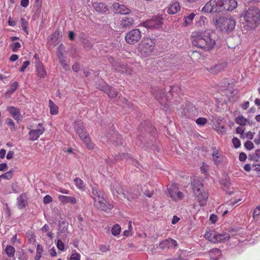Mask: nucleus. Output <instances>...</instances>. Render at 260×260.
<instances>
[{
  "label": "nucleus",
  "instance_id": "1",
  "mask_svg": "<svg viewBox=\"0 0 260 260\" xmlns=\"http://www.w3.org/2000/svg\"><path fill=\"white\" fill-rule=\"evenodd\" d=\"M191 42L193 45L205 51L211 50L215 45V41L208 30L192 32Z\"/></svg>",
  "mask_w": 260,
  "mask_h": 260
},
{
  "label": "nucleus",
  "instance_id": "2",
  "mask_svg": "<svg viewBox=\"0 0 260 260\" xmlns=\"http://www.w3.org/2000/svg\"><path fill=\"white\" fill-rule=\"evenodd\" d=\"M245 25L248 29H254L258 25L260 19V12L256 8H249L243 15Z\"/></svg>",
  "mask_w": 260,
  "mask_h": 260
},
{
  "label": "nucleus",
  "instance_id": "3",
  "mask_svg": "<svg viewBox=\"0 0 260 260\" xmlns=\"http://www.w3.org/2000/svg\"><path fill=\"white\" fill-rule=\"evenodd\" d=\"M191 186L193 193L197 197L200 206H205L208 198V193L204 190L202 182L197 179H194L191 182Z\"/></svg>",
  "mask_w": 260,
  "mask_h": 260
},
{
  "label": "nucleus",
  "instance_id": "4",
  "mask_svg": "<svg viewBox=\"0 0 260 260\" xmlns=\"http://www.w3.org/2000/svg\"><path fill=\"white\" fill-rule=\"evenodd\" d=\"M155 42L153 40L149 38L143 39L138 44V54L142 57H147L153 54Z\"/></svg>",
  "mask_w": 260,
  "mask_h": 260
},
{
  "label": "nucleus",
  "instance_id": "5",
  "mask_svg": "<svg viewBox=\"0 0 260 260\" xmlns=\"http://www.w3.org/2000/svg\"><path fill=\"white\" fill-rule=\"evenodd\" d=\"M74 125L77 134L79 135L81 140L85 144L86 147L89 149H93L95 145L91 141L89 136L85 128L80 121L76 122Z\"/></svg>",
  "mask_w": 260,
  "mask_h": 260
},
{
  "label": "nucleus",
  "instance_id": "6",
  "mask_svg": "<svg viewBox=\"0 0 260 260\" xmlns=\"http://www.w3.org/2000/svg\"><path fill=\"white\" fill-rule=\"evenodd\" d=\"M216 25L222 31L231 32L236 26V21L232 17L220 18L216 21Z\"/></svg>",
  "mask_w": 260,
  "mask_h": 260
},
{
  "label": "nucleus",
  "instance_id": "7",
  "mask_svg": "<svg viewBox=\"0 0 260 260\" xmlns=\"http://www.w3.org/2000/svg\"><path fill=\"white\" fill-rule=\"evenodd\" d=\"M204 237L208 241L213 243L223 242L230 238L229 234L226 233L220 234L211 231L207 232Z\"/></svg>",
  "mask_w": 260,
  "mask_h": 260
},
{
  "label": "nucleus",
  "instance_id": "8",
  "mask_svg": "<svg viewBox=\"0 0 260 260\" xmlns=\"http://www.w3.org/2000/svg\"><path fill=\"white\" fill-rule=\"evenodd\" d=\"M163 24V18L161 16H157L152 19L147 20L142 25L149 29H158Z\"/></svg>",
  "mask_w": 260,
  "mask_h": 260
},
{
  "label": "nucleus",
  "instance_id": "9",
  "mask_svg": "<svg viewBox=\"0 0 260 260\" xmlns=\"http://www.w3.org/2000/svg\"><path fill=\"white\" fill-rule=\"evenodd\" d=\"M141 38V31L138 29H135L129 31L125 36L126 42L129 44L137 43L140 40Z\"/></svg>",
  "mask_w": 260,
  "mask_h": 260
},
{
  "label": "nucleus",
  "instance_id": "10",
  "mask_svg": "<svg viewBox=\"0 0 260 260\" xmlns=\"http://www.w3.org/2000/svg\"><path fill=\"white\" fill-rule=\"evenodd\" d=\"M45 129L43 123H39L36 129H31L29 133V139L31 141H35L45 132Z\"/></svg>",
  "mask_w": 260,
  "mask_h": 260
},
{
  "label": "nucleus",
  "instance_id": "11",
  "mask_svg": "<svg viewBox=\"0 0 260 260\" xmlns=\"http://www.w3.org/2000/svg\"><path fill=\"white\" fill-rule=\"evenodd\" d=\"M151 92L161 105L167 107L168 100L162 89H152Z\"/></svg>",
  "mask_w": 260,
  "mask_h": 260
},
{
  "label": "nucleus",
  "instance_id": "12",
  "mask_svg": "<svg viewBox=\"0 0 260 260\" xmlns=\"http://www.w3.org/2000/svg\"><path fill=\"white\" fill-rule=\"evenodd\" d=\"M227 67V63L225 61H222L207 68V70L211 74H216L223 71Z\"/></svg>",
  "mask_w": 260,
  "mask_h": 260
},
{
  "label": "nucleus",
  "instance_id": "13",
  "mask_svg": "<svg viewBox=\"0 0 260 260\" xmlns=\"http://www.w3.org/2000/svg\"><path fill=\"white\" fill-rule=\"evenodd\" d=\"M94 205L96 208L105 211L110 210L113 208V204L106 201L104 198L102 200H100L96 203H94Z\"/></svg>",
  "mask_w": 260,
  "mask_h": 260
},
{
  "label": "nucleus",
  "instance_id": "14",
  "mask_svg": "<svg viewBox=\"0 0 260 260\" xmlns=\"http://www.w3.org/2000/svg\"><path fill=\"white\" fill-rule=\"evenodd\" d=\"M35 69L37 76L40 78H44L47 76V71L43 63L40 60L35 62Z\"/></svg>",
  "mask_w": 260,
  "mask_h": 260
},
{
  "label": "nucleus",
  "instance_id": "15",
  "mask_svg": "<svg viewBox=\"0 0 260 260\" xmlns=\"http://www.w3.org/2000/svg\"><path fill=\"white\" fill-rule=\"evenodd\" d=\"M28 205V194L27 193H21L17 198V205L19 209H22Z\"/></svg>",
  "mask_w": 260,
  "mask_h": 260
},
{
  "label": "nucleus",
  "instance_id": "16",
  "mask_svg": "<svg viewBox=\"0 0 260 260\" xmlns=\"http://www.w3.org/2000/svg\"><path fill=\"white\" fill-rule=\"evenodd\" d=\"M177 245V242L172 239L168 238L159 243V247L162 250H167L168 249L175 247Z\"/></svg>",
  "mask_w": 260,
  "mask_h": 260
},
{
  "label": "nucleus",
  "instance_id": "17",
  "mask_svg": "<svg viewBox=\"0 0 260 260\" xmlns=\"http://www.w3.org/2000/svg\"><path fill=\"white\" fill-rule=\"evenodd\" d=\"M113 11L117 14L126 15L129 14L130 10L125 6L115 3L113 5Z\"/></svg>",
  "mask_w": 260,
  "mask_h": 260
},
{
  "label": "nucleus",
  "instance_id": "18",
  "mask_svg": "<svg viewBox=\"0 0 260 260\" xmlns=\"http://www.w3.org/2000/svg\"><path fill=\"white\" fill-rule=\"evenodd\" d=\"M222 2V11H231L237 6V3L235 0H223Z\"/></svg>",
  "mask_w": 260,
  "mask_h": 260
},
{
  "label": "nucleus",
  "instance_id": "19",
  "mask_svg": "<svg viewBox=\"0 0 260 260\" xmlns=\"http://www.w3.org/2000/svg\"><path fill=\"white\" fill-rule=\"evenodd\" d=\"M181 9V6L177 2H174L170 4L167 8V12L170 15H174L176 14Z\"/></svg>",
  "mask_w": 260,
  "mask_h": 260
},
{
  "label": "nucleus",
  "instance_id": "20",
  "mask_svg": "<svg viewBox=\"0 0 260 260\" xmlns=\"http://www.w3.org/2000/svg\"><path fill=\"white\" fill-rule=\"evenodd\" d=\"M7 110L11 114L13 118L16 120H20L22 119V116L18 108L14 106H9Z\"/></svg>",
  "mask_w": 260,
  "mask_h": 260
},
{
  "label": "nucleus",
  "instance_id": "21",
  "mask_svg": "<svg viewBox=\"0 0 260 260\" xmlns=\"http://www.w3.org/2000/svg\"><path fill=\"white\" fill-rule=\"evenodd\" d=\"M92 198L94 200V203H96L100 200H103L104 198V192L103 191L95 187L92 188Z\"/></svg>",
  "mask_w": 260,
  "mask_h": 260
},
{
  "label": "nucleus",
  "instance_id": "22",
  "mask_svg": "<svg viewBox=\"0 0 260 260\" xmlns=\"http://www.w3.org/2000/svg\"><path fill=\"white\" fill-rule=\"evenodd\" d=\"M92 6L95 10L100 13H106L108 11V7L103 3H94Z\"/></svg>",
  "mask_w": 260,
  "mask_h": 260
},
{
  "label": "nucleus",
  "instance_id": "23",
  "mask_svg": "<svg viewBox=\"0 0 260 260\" xmlns=\"http://www.w3.org/2000/svg\"><path fill=\"white\" fill-rule=\"evenodd\" d=\"M59 201L63 204L70 203L75 204L77 203V199L72 196H66L63 195H59L58 197Z\"/></svg>",
  "mask_w": 260,
  "mask_h": 260
},
{
  "label": "nucleus",
  "instance_id": "24",
  "mask_svg": "<svg viewBox=\"0 0 260 260\" xmlns=\"http://www.w3.org/2000/svg\"><path fill=\"white\" fill-rule=\"evenodd\" d=\"M102 90L108 95L110 98H114L117 96V92L115 89L109 85H106Z\"/></svg>",
  "mask_w": 260,
  "mask_h": 260
},
{
  "label": "nucleus",
  "instance_id": "25",
  "mask_svg": "<svg viewBox=\"0 0 260 260\" xmlns=\"http://www.w3.org/2000/svg\"><path fill=\"white\" fill-rule=\"evenodd\" d=\"M134 23V20L132 18L124 17L120 22V26L124 28H128L132 26Z\"/></svg>",
  "mask_w": 260,
  "mask_h": 260
},
{
  "label": "nucleus",
  "instance_id": "26",
  "mask_svg": "<svg viewBox=\"0 0 260 260\" xmlns=\"http://www.w3.org/2000/svg\"><path fill=\"white\" fill-rule=\"evenodd\" d=\"M195 16L196 14L194 13H191L188 15L185 16L184 17L183 25L184 26H187L191 25Z\"/></svg>",
  "mask_w": 260,
  "mask_h": 260
},
{
  "label": "nucleus",
  "instance_id": "27",
  "mask_svg": "<svg viewBox=\"0 0 260 260\" xmlns=\"http://www.w3.org/2000/svg\"><path fill=\"white\" fill-rule=\"evenodd\" d=\"M221 255V252L218 248H214L209 251V255L211 258L213 259H217L220 258Z\"/></svg>",
  "mask_w": 260,
  "mask_h": 260
},
{
  "label": "nucleus",
  "instance_id": "28",
  "mask_svg": "<svg viewBox=\"0 0 260 260\" xmlns=\"http://www.w3.org/2000/svg\"><path fill=\"white\" fill-rule=\"evenodd\" d=\"M213 160L216 165H218L222 161V155L217 150H214L212 153Z\"/></svg>",
  "mask_w": 260,
  "mask_h": 260
},
{
  "label": "nucleus",
  "instance_id": "29",
  "mask_svg": "<svg viewBox=\"0 0 260 260\" xmlns=\"http://www.w3.org/2000/svg\"><path fill=\"white\" fill-rule=\"evenodd\" d=\"M49 107L50 108V113L51 115H55L58 113V107L51 100L49 101Z\"/></svg>",
  "mask_w": 260,
  "mask_h": 260
},
{
  "label": "nucleus",
  "instance_id": "30",
  "mask_svg": "<svg viewBox=\"0 0 260 260\" xmlns=\"http://www.w3.org/2000/svg\"><path fill=\"white\" fill-rule=\"evenodd\" d=\"M235 122L236 123L241 126H244L246 125L248 122L247 119L245 118L243 115H240L236 117Z\"/></svg>",
  "mask_w": 260,
  "mask_h": 260
},
{
  "label": "nucleus",
  "instance_id": "31",
  "mask_svg": "<svg viewBox=\"0 0 260 260\" xmlns=\"http://www.w3.org/2000/svg\"><path fill=\"white\" fill-rule=\"evenodd\" d=\"M74 181L76 187L80 190H83L85 187V185L82 179L79 178H76Z\"/></svg>",
  "mask_w": 260,
  "mask_h": 260
},
{
  "label": "nucleus",
  "instance_id": "32",
  "mask_svg": "<svg viewBox=\"0 0 260 260\" xmlns=\"http://www.w3.org/2000/svg\"><path fill=\"white\" fill-rule=\"evenodd\" d=\"M206 21L207 18L201 16L196 20V26L198 27H202L205 25Z\"/></svg>",
  "mask_w": 260,
  "mask_h": 260
},
{
  "label": "nucleus",
  "instance_id": "33",
  "mask_svg": "<svg viewBox=\"0 0 260 260\" xmlns=\"http://www.w3.org/2000/svg\"><path fill=\"white\" fill-rule=\"evenodd\" d=\"M5 251L8 257H13L14 256L15 249L12 246L8 245L5 248Z\"/></svg>",
  "mask_w": 260,
  "mask_h": 260
},
{
  "label": "nucleus",
  "instance_id": "34",
  "mask_svg": "<svg viewBox=\"0 0 260 260\" xmlns=\"http://www.w3.org/2000/svg\"><path fill=\"white\" fill-rule=\"evenodd\" d=\"M43 252V248L42 245L38 244L37 247L36 255L35 256V260H40Z\"/></svg>",
  "mask_w": 260,
  "mask_h": 260
},
{
  "label": "nucleus",
  "instance_id": "35",
  "mask_svg": "<svg viewBox=\"0 0 260 260\" xmlns=\"http://www.w3.org/2000/svg\"><path fill=\"white\" fill-rule=\"evenodd\" d=\"M118 71L125 74H131L133 70L127 66H123L118 69Z\"/></svg>",
  "mask_w": 260,
  "mask_h": 260
},
{
  "label": "nucleus",
  "instance_id": "36",
  "mask_svg": "<svg viewBox=\"0 0 260 260\" xmlns=\"http://www.w3.org/2000/svg\"><path fill=\"white\" fill-rule=\"evenodd\" d=\"M69 260H81V254L75 250H73L69 258Z\"/></svg>",
  "mask_w": 260,
  "mask_h": 260
},
{
  "label": "nucleus",
  "instance_id": "37",
  "mask_svg": "<svg viewBox=\"0 0 260 260\" xmlns=\"http://www.w3.org/2000/svg\"><path fill=\"white\" fill-rule=\"evenodd\" d=\"M168 190L170 194V196L171 197L172 193L176 196L177 194V191L178 190L177 187V185L176 184H172L169 188H168Z\"/></svg>",
  "mask_w": 260,
  "mask_h": 260
},
{
  "label": "nucleus",
  "instance_id": "38",
  "mask_svg": "<svg viewBox=\"0 0 260 260\" xmlns=\"http://www.w3.org/2000/svg\"><path fill=\"white\" fill-rule=\"evenodd\" d=\"M121 231V228L118 224L114 225L111 229V232L113 235L117 236L119 235Z\"/></svg>",
  "mask_w": 260,
  "mask_h": 260
},
{
  "label": "nucleus",
  "instance_id": "39",
  "mask_svg": "<svg viewBox=\"0 0 260 260\" xmlns=\"http://www.w3.org/2000/svg\"><path fill=\"white\" fill-rule=\"evenodd\" d=\"M184 197V194L182 192H180L178 190L177 194L174 196L172 193L171 195V198L175 201H178L182 200Z\"/></svg>",
  "mask_w": 260,
  "mask_h": 260
},
{
  "label": "nucleus",
  "instance_id": "40",
  "mask_svg": "<svg viewBox=\"0 0 260 260\" xmlns=\"http://www.w3.org/2000/svg\"><path fill=\"white\" fill-rule=\"evenodd\" d=\"M59 62L61 64L62 67L65 70L67 71L69 69V68H70L69 65L68 64V63L66 61V60L65 59H64L63 56L59 57Z\"/></svg>",
  "mask_w": 260,
  "mask_h": 260
},
{
  "label": "nucleus",
  "instance_id": "41",
  "mask_svg": "<svg viewBox=\"0 0 260 260\" xmlns=\"http://www.w3.org/2000/svg\"><path fill=\"white\" fill-rule=\"evenodd\" d=\"M21 27L23 31H24L27 34H28V31H27V22L24 18H21Z\"/></svg>",
  "mask_w": 260,
  "mask_h": 260
},
{
  "label": "nucleus",
  "instance_id": "42",
  "mask_svg": "<svg viewBox=\"0 0 260 260\" xmlns=\"http://www.w3.org/2000/svg\"><path fill=\"white\" fill-rule=\"evenodd\" d=\"M13 171H8L5 174L1 175V177L5 179L9 180L12 178L13 176Z\"/></svg>",
  "mask_w": 260,
  "mask_h": 260
},
{
  "label": "nucleus",
  "instance_id": "43",
  "mask_svg": "<svg viewBox=\"0 0 260 260\" xmlns=\"http://www.w3.org/2000/svg\"><path fill=\"white\" fill-rule=\"evenodd\" d=\"M18 83L17 82H14L10 86L9 92L12 93L14 92L18 88Z\"/></svg>",
  "mask_w": 260,
  "mask_h": 260
},
{
  "label": "nucleus",
  "instance_id": "44",
  "mask_svg": "<svg viewBox=\"0 0 260 260\" xmlns=\"http://www.w3.org/2000/svg\"><path fill=\"white\" fill-rule=\"evenodd\" d=\"M21 47V44L18 42H16L11 45L12 50L13 52H17L18 49Z\"/></svg>",
  "mask_w": 260,
  "mask_h": 260
},
{
  "label": "nucleus",
  "instance_id": "45",
  "mask_svg": "<svg viewBox=\"0 0 260 260\" xmlns=\"http://www.w3.org/2000/svg\"><path fill=\"white\" fill-rule=\"evenodd\" d=\"M232 143L236 148H238L241 146V141L238 138L236 137L233 138Z\"/></svg>",
  "mask_w": 260,
  "mask_h": 260
},
{
  "label": "nucleus",
  "instance_id": "46",
  "mask_svg": "<svg viewBox=\"0 0 260 260\" xmlns=\"http://www.w3.org/2000/svg\"><path fill=\"white\" fill-rule=\"evenodd\" d=\"M207 122V120L205 118L200 117L196 120V123L200 125H204Z\"/></svg>",
  "mask_w": 260,
  "mask_h": 260
},
{
  "label": "nucleus",
  "instance_id": "47",
  "mask_svg": "<svg viewBox=\"0 0 260 260\" xmlns=\"http://www.w3.org/2000/svg\"><path fill=\"white\" fill-rule=\"evenodd\" d=\"M244 146L248 150H251L254 148V144L250 141H246L244 144Z\"/></svg>",
  "mask_w": 260,
  "mask_h": 260
},
{
  "label": "nucleus",
  "instance_id": "48",
  "mask_svg": "<svg viewBox=\"0 0 260 260\" xmlns=\"http://www.w3.org/2000/svg\"><path fill=\"white\" fill-rule=\"evenodd\" d=\"M67 229H68V224L67 223L62 222L61 223H60L59 224V231L60 232L63 233V232L66 231L67 230Z\"/></svg>",
  "mask_w": 260,
  "mask_h": 260
},
{
  "label": "nucleus",
  "instance_id": "49",
  "mask_svg": "<svg viewBox=\"0 0 260 260\" xmlns=\"http://www.w3.org/2000/svg\"><path fill=\"white\" fill-rule=\"evenodd\" d=\"M56 246L57 248L60 251H63L64 250V243L61 241L60 239H58L57 240Z\"/></svg>",
  "mask_w": 260,
  "mask_h": 260
},
{
  "label": "nucleus",
  "instance_id": "50",
  "mask_svg": "<svg viewBox=\"0 0 260 260\" xmlns=\"http://www.w3.org/2000/svg\"><path fill=\"white\" fill-rule=\"evenodd\" d=\"M53 201L52 198L49 195L45 196L43 198V203L45 204H49Z\"/></svg>",
  "mask_w": 260,
  "mask_h": 260
},
{
  "label": "nucleus",
  "instance_id": "51",
  "mask_svg": "<svg viewBox=\"0 0 260 260\" xmlns=\"http://www.w3.org/2000/svg\"><path fill=\"white\" fill-rule=\"evenodd\" d=\"M6 122L8 126L12 128V129H15V125L12 119L10 118H7L6 120Z\"/></svg>",
  "mask_w": 260,
  "mask_h": 260
},
{
  "label": "nucleus",
  "instance_id": "52",
  "mask_svg": "<svg viewBox=\"0 0 260 260\" xmlns=\"http://www.w3.org/2000/svg\"><path fill=\"white\" fill-rule=\"evenodd\" d=\"M29 64L30 62L28 60L25 61L20 69V72H23Z\"/></svg>",
  "mask_w": 260,
  "mask_h": 260
},
{
  "label": "nucleus",
  "instance_id": "53",
  "mask_svg": "<svg viewBox=\"0 0 260 260\" xmlns=\"http://www.w3.org/2000/svg\"><path fill=\"white\" fill-rule=\"evenodd\" d=\"M244 132V129H243L242 128H241V127L239 126V127H237V128H236V133L237 134H240V138L242 139L244 138V136L243 134Z\"/></svg>",
  "mask_w": 260,
  "mask_h": 260
},
{
  "label": "nucleus",
  "instance_id": "54",
  "mask_svg": "<svg viewBox=\"0 0 260 260\" xmlns=\"http://www.w3.org/2000/svg\"><path fill=\"white\" fill-rule=\"evenodd\" d=\"M18 257L19 260H26V254L22 250L18 251Z\"/></svg>",
  "mask_w": 260,
  "mask_h": 260
},
{
  "label": "nucleus",
  "instance_id": "55",
  "mask_svg": "<svg viewBox=\"0 0 260 260\" xmlns=\"http://www.w3.org/2000/svg\"><path fill=\"white\" fill-rule=\"evenodd\" d=\"M260 214V205L257 206L255 209L253 211V218H255L256 216H258Z\"/></svg>",
  "mask_w": 260,
  "mask_h": 260
},
{
  "label": "nucleus",
  "instance_id": "56",
  "mask_svg": "<svg viewBox=\"0 0 260 260\" xmlns=\"http://www.w3.org/2000/svg\"><path fill=\"white\" fill-rule=\"evenodd\" d=\"M59 31L58 30H56L52 35L51 39L53 40L55 38H57L56 40L55 41V43L57 44L58 42V37L59 36Z\"/></svg>",
  "mask_w": 260,
  "mask_h": 260
},
{
  "label": "nucleus",
  "instance_id": "57",
  "mask_svg": "<svg viewBox=\"0 0 260 260\" xmlns=\"http://www.w3.org/2000/svg\"><path fill=\"white\" fill-rule=\"evenodd\" d=\"M128 161L129 163L132 164L133 165L135 166L136 167H138L139 166V162L137 160L133 158H129L128 159Z\"/></svg>",
  "mask_w": 260,
  "mask_h": 260
},
{
  "label": "nucleus",
  "instance_id": "58",
  "mask_svg": "<svg viewBox=\"0 0 260 260\" xmlns=\"http://www.w3.org/2000/svg\"><path fill=\"white\" fill-rule=\"evenodd\" d=\"M56 190L63 194H69L70 192V191L69 190L61 187H58L56 189Z\"/></svg>",
  "mask_w": 260,
  "mask_h": 260
},
{
  "label": "nucleus",
  "instance_id": "59",
  "mask_svg": "<svg viewBox=\"0 0 260 260\" xmlns=\"http://www.w3.org/2000/svg\"><path fill=\"white\" fill-rule=\"evenodd\" d=\"M239 160L241 161H245L247 158V155L244 152H241L239 154Z\"/></svg>",
  "mask_w": 260,
  "mask_h": 260
},
{
  "label": "nucleus",
  "instance_id": "60",
  "mask_svg": "<svg viewBox=\"0 0 260 260\" xmlns=\"http://www.w3.org/2000/svg\"><path fill=\"white\" fill-rule=\"evenodd\" d=\"M217 131L219 134H225L226 133L225 128L223 126L217 127Z\"/></svg>",
  "mask_w": 260,
  "mask_h": 260
},
{
  "label": "nucleus",
  "instance_id": "61",
  "mask_svg": "<svg viewBox=\"0 0 260 260\" xmlns=\"http://www.w3.org/2000/svg\"><path fill=\"white\" fill-rule=\"evenodd\" d=\"M92 44L88 40L85 41L84 43V46L86 49H89L92 47Z\"/></svg>",
  "mask_w": 260,
  "mask_h": 260
},
{
  "label": "nucleus",
  "instance_id": "62",
  "mask_svg": "<svg viewBox=\"0 0 260 260\" xmlns=\"http://www.w3.org/2000/svg\"><path fill=\"white\" fill-rule=\"evenodd\" d=\"M255 133H252L250 131L248 132L246 134V137L250 140H252L253 138Z\"/></svg>",
  "mask_w": 260,
  "mask_h": 260
},
{
  "label": "nucleus",
  "instance_id": "63",
  "mask_svg": "<svg viewBox=\"0 0 260 260\" xmlns=\"http://www.w3.org/2000/svg\"><path fill=\"white\" fill-rule=\"evenodd\" d=\"M8 169L7 165L6 163L0 164V171H5Z\"/></svg>",
  "mask_w": 260,
  "mask_h": 260
},
{
  "label": "nucleus",
  "instance_id": "64",
  "mask_svg": "<svg viewBox=\"0 0 260 260\" xmlns=\"http://www.w3.org/2000/svg\"><path fill=\"white\" fill-rule=\"evenodd\" d=\"M249 102L246 101L243 104H241L240 106L242 107V108L243 109L246 110L249 107Z\"/></svg>",
  "mask_w": 260,
  "mask_h": 260
}]
</instances>
